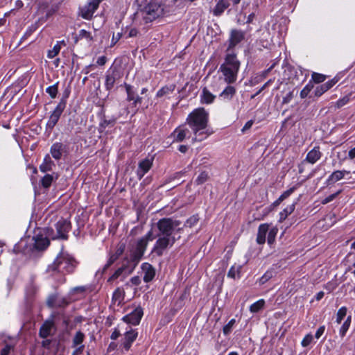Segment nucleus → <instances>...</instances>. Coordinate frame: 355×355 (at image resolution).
<instances>
[{
  "label": "nucleus",
  "mask_w": 355,
  "mask_h": 355,
  "mask_svg": "<svg viewBox=\"0 0 355 355\" xmlns=\"http://www.w3.org/2000/svg\"><path fill=\"white\" fill-rule=\"evenodd\" d=\"M272 277V272L267 271L261 277L259 278V282L260 284H264Z\"/></svg>",
  "instance_id": "obj_50"
},
{
  "label": "nucleus",
  "mask_w": 355,
  "mask_h": 355,
  "mask_svg": "<svg viewBox=\"0 0 355 355\" xmlns=\"http://www.w3.org/2000/svg\"><path fill=\"white\" fill-rule=\"evenodd\" d=\"M117 259L118 258L116 257V256L112 254L110 257L107 263L104 266L103 268V272H105Z\"/></svg>",
  "instance_id": "obj_49"
},
{
  "label": "nucleus",
  "mask_w": 355,
  "mask_h": 355,
  "mask_svg": "<svg viewBox=\"0 0 355 355\" xmlns=\"http://www.w3.org/2000/svg\"><path fill=\"white\" fill-rule=\"evenodd\" d=\"M322 153L320 151V148L318 146H315L308 153L306 160L309 163L313 164L320 159Z\"/></svg>",
  "instance_id": "obj_22"
},
{
  "label": "nucleus",
  "mask_w": 355,
  "mask_h": 355,
  "mask_svg": "<svg viewBox=\"0 0 355 355\" xmlns=\"http://www.w3.org/2000/svg\"><path fill=\"white\" fill-rule=\"evenodd\" d=\"M337 81L338 80H336V78H333L327 81V83H324L323 85L326 88L327 91H328L337 83Z\"/></svg>",
  "instance_id": "obj_57"
},
{
  "label": "nucleus",
  "mask_w": 355,
  "mask_h": 355,
  "mask_svg": "<svg viewBox=\"0 0 355 355\" xmlns=\"http://www.w3.org/2000/svg\"><path fill=\"white\" fill-rule=\"evenodd\" d=\"M54 165V162L51 160L49 155L47 154L44 157L43 163L40 166V169L43 173L51 171Z\"/></svg>",
  "instance_id": "obj_27"
},
{
  "label": "nucleus",
  "mask_w": 355,
  "mask_h": 355,
  "mask_svg": "<svg viewBox=\"0 0 355 355\" xmlns=\"http://www.w3.org/2000/svg\"><path fill=\"white\" fill-rule=\"evenodd\" d=\"M101 0H92L88 4L85 5L80 9V15L85 19H90L95 10L98 8Z\"/></svg>",
  "instance_id": "obj_11"
},
{
  "label": "nucleus",
  "mask_w": 355,
  "mask_h": 355,
  "mask_svg": "<svg viewBox=\"0 0 355 355\" xmlns=\"http://www.w3.org/2000/svg\"><path fill=\"white\" fill-rule=\"evenodd\" d=\"M278 230L277 227H272L270 230H268V243L271 245L274 243L275 240V237L277 236Z\"/></svg>",
  "instance_id": "obj_36"
},
{
  "label": "nucleus",
  "mask_w": 355,
  "mask_h": 355,
  "mask_svg": "<svg viewBox=\"0 0 355 355\" xmlns=\"http://www.w3.org/2000/svg\"><path fill=\"white\" fill-rule=\"evenodd\" d=\"M124 85L127 92V100L128 101H133L132 104L136 107L137 104H140L141 103L142 98L136 94L132 86L126 83Z\"/></svg>",
  "instance_id": "obj_16"
},
{
  "label": "nucleus",
  "mask_w": 355,
  "mask_h": 355,
  "mask_svg": "<svg viewBox=\"0 0 355 355\" xmlns=\"http://www.w3.org/2000/svg\"><path fill=\"white\" fill-rule=\"evenodd\" d=\"M107 62V58L105 56H101L98 58L96 63L98 65L103 66Z\"/></svg>",
  "instance_id": "obj_63"
},
{
  "label": "nucleus",
  "mask_w": 355,
  "mask_h": 355,
  "mask_svg": "<svg viewBox=\"0 0 355 355\" xmlns=\"http://www.w3.org/2000/svg\"><path fill=\"white\" fill-rule=\"evenodd\" d=\"M143 314L144 312L142 308L138 306L135 309L130 313L125 315L123 318V320L127 323L132 324L133 325H137L139 324Z\"/></svg>",
  "instance_id": "obj_12"
},
{
  "label": "nucleus",
  "mask_w": 355,
  "mask_h": 355,
  "mask_svg": "<svg viewBox=\"0 0 355 355\" xmlns=\"http://www.w3.org/2000/svg\"><path fill=\"white\" fill-rule=\"evenodd\" d=\"M216 96L212 94L206 87H204L201 94V102L209 104L214 101Z\"/></svg>",
  "instance_id": "obj_29"
},
{
  "label": "nucleus",
  "mask_w": 355,
  "mask_h": 355,
  "mask_svg": "<svg viewBox=\"0 0 355 355\" xmlns=\"http://www.w3.org/2000/svg\"><path fill=\"white\" fill-rule=\"evenodd\" d=\"M230 3L225 1L220 0L213 10V14L215 16H220L225 9L228 8Z\"/></svg>",
  "instance_id": "obj_26"
},
{
  "label": "nucleus",
  "mask_w": 355,
  "mask_h": 355,
  "mask_svg": "<svg viewBox=\"0 0 355 355\" xmlns=\"http://www.w3.org/2000/svg\"><path fill=\"white\" fill-rule=\"evenodd\" d=\"M125 261H126V263H123L122 266L119 268L114 272V273L109 278L108 282L114 281V279H117L119 276H121L124 271H125L128 269L129 263L132 265L129 259H126Z\"/></svg>",
  "instance_id": "obj_25"
},
{
  "label": "nucleus",
  "mask_w": 355,
  "mask_h": 355,
  "mask_svg": "<svg viewBox=\"0 0 355 355\" xmlns=\"http://www.w3.org/2000/svg\"><path fill=\"white\" fill-rule=\"evenodd\" d=\"M122 72L118 67L112 66L106 72L105 75V88L110 91L114 84L122 78Z\"/></svg>",
  "instance_id": "obj_6"
},
{
  "label": "nucleus",
  "mask_w": 355,
  "mask_h": 355,
  "mask_svg": "<svg viewBox=\"0 0 355 355\" xmlns=\"http://www.w3.org/2000/svg\"><path fill=\"white\" fill-rule=\"evenodd\" d=\"M313 336L312 334H309L305 336V337L303 338L301 344L303 347H307L313 340Z\"/></svg>",
  "instance_id": "obj_52"
},
{
  "label": "nucleus",
  "mask_w": 355,
  "mask_h": 355,
  "mask_svg": "<svg viewBox=\"0 0 355 355\" xmlns=\"http://www.w3.org/2000/svg\"><path fill=\"white\" fill-rule=\"evenodd\" d=\"M240 66L241 62L236 55L233 52H227L224 62L220 67L225 83L232 84L236 80Z\"/></svg>",
  "instance_id": "obj_4"
},
{
  "label": "nucleus",
  "mask_w": 355,
  "mask_h": 355,
  "mask_svg": "<svg viewBox=\"0 0 355 355\" xmlns=\"http://www.w3.org/2000/svg\"><path fill=\"white\" fill-rule=\"evenodd\" d=\"M12 349V346L6 345L1 351V355H8Z\"/></svg>",
  "instance_id": "obj_59"
},
{
  "label": "nucleus",
  "mask_w": 355,
  "mask_h": 355,
  "mask_svg": "<svg viewBox=\"0 0 355 355\" xmlns=\"http://www.w3.org/2000/svg\"><path fill=\"white\" fill-rule=\"evenodd\" d=\"M138 31L136 29V28H131L129 32H128V37H136L138 34Z\"/></svg>",
  "instance_id": "obj_64"
},
{
  "label": "nucleus",
  "mask_w": 355,
  "mask_h": 355,
  "mask_svg": "<svg viewBox=\"0 0 355 355\" xmlns=\"http://www.w3.org/2000/svg\"><path fill=\"white\" fill-rule=\"evenodd\" d=\"M144 12L148 16V18L150 20H153L164 14V8L161 4L154 1H150V3L144 7Z\"/></svg>",
  "instance_id": "obj_8"
},
{
  "label": "nucleus",
  "mask_w": 355,
  "mask_h": 355,
  "mask_svg": "<svg viewBox=\"0 0 355 355\" xmlns=\"http://www.w3.org/2000/svg\"><path fill=\"white\" fill-rule=\"evenodd\" d=\"M54 328L53 320H46L40 329L39 335L42 338H46L52 334V330Z\"/></svg>",
  "instance_id": "obj_17"
},
{
  "label": "nucleus",
  "mask_w": 355,
  "mask_h": 355,
  "mask_svg": "<svg viewBox=\"0 0 355 355\" xmlns=\"http://www.w3.org/2000/svg\"><path fill=\"white\" fill-rule=\"evenodd\" d=\"M349 99H350L349 96H345L343 98H340L336 102V107L338 109L341 108L342 107H343L344 105H345L347 103H349Z\"/></svg>",
  "instance_id": "obj_48"
},
{
  "label": "nucleus",
  "mask_w": 355,
  "mask_h": 355,
  "mask_svg": "<svg viewBox=\"0 0 355 355\" xmlns=\"http://www.w3.org/2000/svg\"><path fill=\"white\" fill-rule=\"evenodd\" d=\"M73 39L74 40V44H77L78 42L81 40H85L89 43L93 41V37L91 33L84 29H81L78 32V34H73Z\"/></svg>",
  "instance_id": "obj_23"
},
{
  "label": "nucleus",
  "mask_w": 355,
  "mask_h": 355,
  "mask_svg": "<svg viewBox=\"0 0 355 355\" xmlns=\"http://www.w3.org/2000/svg\"><path fill=\"white\" fill-rule=\"evenodd\" d=\"M46 304L50 308L62 306V304L57 302V297L55 295L49 296L46 301Z\"/></svg>",
  "instance_id": "obj_39"
},
{
  "label": "nucleus",
  "mask_w": 355,
  "mask_h": 355,
  "mask_svg": "<svg viewBox=\"0 0 355 355\" xmlns=\"http://www.w3.org/2000/svg\"><path fill=\"white\" fill-rule=\"evenodd\" d=\"M148 246V243L146 241L141 238L139 239L135 245L134 250L132 252L130 257V261L132 264L131 268L128 270V274L132 272L136 266L139 262L140 259L144 254V252Z\"/></svg>",
  "instance_id": "obj_5"
},
{
  "label": "nucleus",
  "mask_w": 355,
  "mask_h": 355,
  "mask_svg": "<svg viewBox=\"0 0 355 355\" xmlns=\"http://www.w3.org/2000/svg\"><path fill=\"white\" fill-rule=\"evenodd\" d=\"M125 250V245L121 244L120 245L117 250H116V252L113 254L114 256H116V257L119 259V257L123 253Z\"/></svg>",
  "instance_id": "obj_58"
},
{
  "label": "nucleus",
  "mask_w": 355,
  "mask_h": 355,
  "mask_svg": "<svg viewBox=\"0 0 355 355\" xmlns=\"http://www.w3.org/2000/svg\"><path fill=\"white\" fill-rule=\"evenodd\" d=\"M120 335H121V334H120L119 330H118L117 329H115L114 330V331L112 332V334H111L110 338L114 340H116L119 337Z\"/></svg>",
  "instance_id": "obj_62"
},
{
  "label": "nucleus",
  "mask_w": 355,
  "mask_h": 355,
  "mask_svg": "<svg viewBox=\"0 0 355 355\" xmlns=\"http://www.w3.org/2000/svg\"><path fill=\"white\" fill-rule=\"evenodd\" d=\"M125 292L123 288H117L112 295V301L119 304L124 299Z\"/></svg>",
  "instance_id": "obj_32"
},
{
  "label": "nucleus",
  "mask_w": 355,
  "mask_h": 355,
  "mask_svg": "<svg viewBox=\"0 0 355 355\" xmlns=\"http://www.w3.org/2000/svg\"><path fill=\"white\" fill-rule=\"evenodd\" d=\"M347 314V308L345 306L341 307L337 313L336 322L340 323Z\"/></svg>",
  "instance_id": "obj_42"
},
{
  "label": "nucleus",
  "mask_w": 355,
  "mask_h": 355,
  "mask_svg": "<svg viewBox=\"0 0 355 355\" xmlns=\"http://www.w3.org/2000/svg\"><path fill=\"white\" fill-rule=\"evenodd\" d=\"M326 92H327V91L326 88L324 87V86L322 84L321 85L318 86L315 88V89L314 91V94H315V96L320 97V96H322Z\"/></svg>",
  "instance_id": "obj_53"
},
{
  "label": "nucleus",
  "mask_w": 355,
  "mask_h": 355,
  "mask_svg": "<svg viewBox=\"0 0 355 355\" xmlns=\"http://www.w3.org/2000/svg\"><path fill=\"white\" fill-rule=\"evenodd\" d=\"M235 322H236L235 319H232L231 320L229 321V322L226 325H225L223 327V332L225 335L227 336L232 331V329L234 324H235Z\"/></svg>",
  "instance_id": "obj_43"
},
{
  "label": "nucleus",
  "mask_w": 355,
  "mask_h": 355,
  "mask_svg": "<svg viewBox=\"0 0 355 355\" xmlns=\"http://www.w3.org/2000/svg\"><path fill=\"white\" fill-rule=\"evenodd\" d=\"M71 228V223L65 219L59 220L55 224L57 235L53 239H61L67 240L68 239V232Z\"/></svg>",
  "instance_id": "obj_9"
},
{
  "label": "nucleus",
  "mask_w": 355,
  "mask_h": 355,
  "mask_svg": "<svg viewBox=\"0 0 355 355\" xmlns=\"http://www.w3.org/2000/svg\"><path fill=\"white\" fill-rule=\"evenodd\" d=\"M175 85H171L169 87L166 86L161 88L157 93V97H162L166 94L173 92L175 89Z\"/></svg>",
  "instance_id": "obj_34"
},
{
  "label": "nucleus",
  "mask_w": 355,
  "mask_h": 355,
  "mask_svg": "<svg viewBox=\"0 0 355 355\" xmlns=\"http://www.w3.org/2000/svg\"><path fill=\"white\" fill-rule=\"evenodd\" d=\"M293 97V92H290L286 94L285 97L283 98L282 103L284 104L288 103Z\"/></svg>",
  "instance_id": "obj_61"
},
{
  "label": "nucleus",
  "mask_w": 355,
  "mask_h": 355,
  "mask_svg": "<svg viewBox=\"0 0 355 355\" xmlns=\"http://www.w3.org/2000/svg\"><path fill=\"white\" fill-rule=\"evenodd\" d=\"M35 249L38 250H44L50 244V241L46 236L38 234L34 237Z\"/></svg>",
  "instance_id": "obj_19"
},
{
  "label": "nucleus",
  "mask_w": 355,
  "mask_h": 355,
  "mask_svg": "<svg viewBox=\"0 0 355 355\" xmlns=\"http://www.w3.org/2000/svg\"><path fill=\"white\" fill-rule=\"evenodd\" d=\"M245 32L238 30V29H232L230 31V38H229V44L227 49V52H230V51L234 49L238 44L241 42L245 40Z\"/></svg>",
  "instance_id": "obj_10"
},
{
  "label": "nucleus",
  "mask_w": 355,
  "mask_h": 355,
  "mask_svg": "<svg viewBox=\"0 0 355 355\" xmlns=\"http://www.w3.org/2000/svg\"><path fill=\"white\" fill-rule=\"evenodd\" d=\"M337 81L338 80H336V78H333L327 81V83H324L323 85L326 88L327 91H328L337 83Z\"/></svg>",
  "instance_id": "obj_56"
},
{
  "label": "nucleus",
  "mask_w": 355,
  "mask_h": 355,
  "mask_svg": "<svg viewBox=\"0 0 355 355\" xmlns=\"http://www.w3.org/2000/svg\"><path fill=\"white\" fill-rule=\"evenodd\" d=\"M85 338V334L81 331H77L73 338V345L76 347L81 344Z\"/></svg>",
  "instance_id": "obj_35"
},
{
  "label": "nucleus",
  "mask_w": 355,
  "mask_h": 355,
  "mask_svg": "<svg viewBox=\"0 0 355 355\" xmlns=\"http://www.w3.org/2000/svg\"><path fill=\"white\" fill-rule=\"evenodd\" d=\"M137 336V331L133 329H130L125 332L122 345L126 351L130 349L132 343L136 340Z\"/></svg>",
  "instance_id": "obj_15"
},
{
  "label": "nucleus",
  "mask_w": 355,
  "mask_h": 355,
  "mask_svg": "<svg viewBox=\"0 0 355 355\" xmlns=\"http://www.w3.org/2000/svg\"><path fill=\"white\" fill-rule=\"evenodd\" d=\"M63 245L61 251L56 256L53 262L49 264L46 272L51 276L57 274L72 273L77 266L76 260L68 253L63 252Z\"/></svg>",
  "instance_id": "obj_3"
},
{
  "label": "nucleus",
  "mask_w": 355,
  "mask_h": 355,
  "mask_svg": "<svg viewBox=\"0 0 355 355\" xmlns=\"http://www.w3.org/2000/svg\"><path fill=\"white\" fill-rule=\"evenodd\" d=\"M66 99L62 98L49 117L46 123L47 129H49L50 130L53 129L66 107Z\"/></svg>",
  "instance_id": "obj_7"
},
{
  "label": "nucleus",
  "mask_w": 355,
  "mask_h": 355,
  "mask_svg": "<svg viewBox=\"0 0 355 355\" xmlns=\"http://www.w3.org/2000/svg\"><path fill=\"white\" fill-rule=\"evenodd\" d=\"M295 203H293L292 205L286 207L279 214V221H284L288 215L291 214L295 210Z\"/></svg>",
  "instance_id": "obj_31"
},
{
  "label": "nucleus",
  "mask_w": 355,
  "mask_h": 355,
  "mask_svg": "<svg viewBox=\"0 0 355 355\" xmlns=\"http://www.w3.org/2000/svg\"><path fill=\"white\" fill-rule=\"evenodd\" d=\"M341 192V190H339L338 192L334 193V194H331L330 196H329L328 197L325 198L322 201V204L323 205H325V204H327L329 202H330L331 201H332L334 199L336 198V197Z\"/></svg>",
  "instance_id": "obj_55"
},
{
  "label": "nucleus",
  "mask_w": 355,
  "mask_h": 355,
  "mask_svg": "<svg viewBox=\"0 0 355 355\" xmlns=\"http://www.w3.org/2000/svg\"><path fill=\"white\" fill-rule=\"evenodd\" d=\"M269 230V225L267 223L261 224L258 228L257 242L259 244H263L266 242V236Z\"/></svg>",
  "instance_id": "obj_21"
},
{
  "label": "nucleus",
  "mask_w": 355,
  "mask_h": 355,
  "mask_svg": "<svg viewBox=\"0 0 355 355\" xmlns=\"http://www.w3.org/2000/svg\"><path fill=\"white\" fill-rule=\"evenodd\" d=\"M313 87V85L311 83H309L307 85H306L300 92V97L302 98H306L312 89Z\"/></svg>",
  "instance_id": "obj_47"
},
{
  "label": "nucleus",
  "mask_w": 355,
  "mask_h": 355,
  "mask_svg": "<svg viewBox=\"0 0 355 355\" xmlns=\"http://www.w3.org/2000/svg\"><path fill=\"white\" fill-rule=\"evenodd\" d=\"M181 224L180 220L173 219V218H163L159 219L156 223L157 228V240L152 250V253L155 254L158 257H162L168 247H171L175 241L180 239V236L178 238L175 236V232H180L182 227H179Z\"/></svg>",
  "instance_id": "obj_1"
},
{
  "label": "nucleus",
  "mask_w": 355,
  "mask_h": 355,
  "mask_svg": "<svg viewBox=\"0 0 355 355\" xmlns=\"http://www.w3.org/2000/svg\"><path fill=\"white\" fill-rule=\"evenodd\" d=\"M53 180V176L50 174H46L41 180V184L44 188H49L51 186Z\"/></svg>",
  "instance_id": "obj_38"
},
{
  "label": "nucleus",
  "mask_w": 355,
  "mask_h": 355,
  "mask_svg": "<svg viewBox=\"0 0 355 355\" xmlns=\"http://www.w3.org/2000/svg\"><path fill=\"white\" fill-rule=\"evenodd\" d=\"M350 322H351V316H349L340 329V335L342 337H344L345 336V334L349 327Z\"/></svg>",
  "instance_id": "obj_40"
},
{
  "label": "nucleus",
  "mask_w": 355,
  "mask_h": 355,
  "mask_svg": "<svg viewBox=\"0 0 355 355\" xmlns=\"http://www.w3.org/2000/svg\"><path fill=\"white\" fill-rule=\"evenodd\" d=\"M326 76L321 73L313 72L312 74V80L315 83H320L325 80Z\"/></svg>",
  "instance_id": "obj_46"
},
{
  "label": "nucleus",
  "mask_w": 355,
  "mask_h": 355,
  "mask_svg": "<svg viewBox=\"0 0 355 355\" xmlns=\"http://www.w3.org/2000/svg\"><path fill=\"white\" fill-rule=\"evenodd\" d=\"M141 270L144 272V281L146 283L151 282L155 276V268L148 263H144L141 265Z\"/></svg>",
  "instance_id": "obj_14"
},
{
  "label": "nucleus",
  "mask_w": 355,
  "mask_h": 355,
  "mask_svg": "<svg viewBox=\"0 0 355 355\" xmlns=\"http://www.w3.org/2000/svg\"><path fill=\"white\" fill-rule=\"evenodd\" d=\"M153 158H146L138 164V168L137 170V175L139 180H141L144 175L153 166Z\"/></svg>",
  "instance_id": "obj_13"
},
{
  "label": "nucleus",
  "mask_w": 355,
  "mask_h": 355,
  "mask_svg": "<svg viewBox=\"0 0 355 355\" xmlns=\"http://www.w3.org/2000/svg\"><path fill=\"white\" fill-rule=\"evenodd\" d=\"M208 120L209 114L203 107L195 109L189 114L187 121L194 134L193 141H201L212 133L207 129Z\"/></svg>",
  "instance_id": "obj_2"
},
{
  "label": "nucleus",
  "mask_w": 355,
  "mask_h": 355,
  "mask_svg": "<svg viewBox=\"0 0 355 355\" xmlns=\"http://www.w3.org/2000/svg\"><path fill=\"white\" fill-rule=\"evenodd\" d=\"M155 238H157V234L154 235L152 230H150L144 236L141 237V239L146 241L147 243H148L149 241H153Z\"/></svg>",
  "instance_id": "obj_51"
},
{
  "label": "nucleus",
  "mask_w": 355,
  "mask_h": 355,
  "mask_svg": "<svg viewBox=\"0 0 355 355\" xmlns=\"http://www.w3.org/2000/svg\"><path fill=\"white\" fill-rule=\"evenodd\" d=\"M198 220H199L198 216L193 215L187 220V221L184 224V226H188L189 227H191L193 225H195L198 222Z\"/></svg>",
  "instance_id": "obj_45"
},
{
  "label": "nucleus",
  "mask_w": 355,
  "mask_h": 355,
  "mask_svg": "<svg viewBox=\"0 0 355 355\" xmlns=\"http://www.w3.org/2000/svg\"><path fill=\"white\" fill-rule=\"evenodd\" d=\"M325 330L324 326L320 327L318 330L316 331V333L315 334V337L318 339L321 337V336L324 334Z\"/></svg>",
  "instance_id": "obj_60"
},
{
  "label": "nucleus",
  "mask_w": 355,
  "mask_h": 355,
  "mask_svg": "<svg viewBox=\"0 0 355 355\" xmlns=\"http://www.w3.org/2000/svg\"><path fill=\"white\" fill-rule=\"evenodd\" d=\"M236 94V89L233 86H227L220 94L224 100L230 101Z\"/></svg>",
  "instance_id": "obj_28"
},
{
  "label": "nucleus",
  "mask_w": 355,
  "mask_h": 355,
  "mask_svg": "<svg viewBox=\"0 0 355 355\" xmlns=\"http://www.w3.org/2000/svg\"><path fill=\"white\" fill-rule=\"evenodd\" d=\"M209 178L208 173L205 171H202L196 178V182L197 184H202L205 183Z\"/></svg>",
  "instance_id": "obj_41"
},
{
  "label": "nucleus",
  "mask_w": 355,
  "mask_h": 355,
  "mask_svg": "<svg viewBox=\"0 0 355 355\" xmlns=\"http://www.w3.org/2000/svg\"><path fill=\"white\" fill-rule=\"evenodd\" d=\"M241 268L240 265L232 266L227 272V277L232 279L240 278Z\"/></svg>",
  "instance_id": "obj_30"
},
{
  "label": "nucleus",
  "mask_w": 355,
  "mask_h": 355,
  "mask_svg": "<svg viewBox=\"0 0 355 355\" xmlns=\"http://www.w3.org/2000/svg\"><path fill=\"white\" fill-rule=\"evenodd\" d=\"M61 46L59 44H55L53 49L49 50L48 51V58H53L55 57L60 52Z\"/></svg>",
  "instance_id": "obj_44"
},
{
  "label": "nucleus",
  "mask_w": 355,
  "mask_h": 355,
  "mask_svg": "<svg viewBox=\"0 0 355 355\" xmlns=\"http://www.w3.org/2000/svg\"><path fill=\"white\" fill-rule=\"evenodd\" d=\"M295 187H292L287 191H284L279 198L284 201L285 199L288 198L295 191Z\"/></svg>",
  "instance_id": "obj_54"
},
{
  "label": "nucleus",
  "mask_w": 355,
  "mask_h": 355,
  "mask_svg": "<svg viewBox=\"0 0 355 355\" xmlns=\"http://www.w3.org/2000/svg\"><path fill=\"white\" fill-rule=\"evenodd\" d=\"M348 171H336L331 173V175L327 180V184H334L340 180H342L345 174H349Z\"/></svg>",
  "instance_id": "obj_24"
},
{
  "label": "nucleus",
  "mask_w": 355,
  "mask_h": 355,
  "mask_svg": "<svg viewBox=\"0 0 355 355\" xmlns=\"http://www.w3.org/2000/svg\"><path fill=\"white\" fill-rule=\"evenodd\" d=\"M188 134H190V131L188 128L184 126H180L173 132L174 141L181 142L187 137Z\"/></svg>",
  "instance_id": "obj_20"
},
{
  "label": "nucleus",
  "mask_w": 355,
  "mask_h": 355,
  "mask_svg": "<svg viewBox=\"0 0 355 355\" xmlns=\"http://www.w3.org/2000/svg\"><path fill=\"white\" fill-rule=\"evenodd\" d=\"M58 92V83L50 86L46 89V92L48 93L52 98H55Z\"/></svg>",
  "instance_id": "obj_37"
},
{
  "label": "nucleus",
  "mask_w": 355,
  "mask_h": 355,
  "mask_svg": "<svg viewBox=\"0 0 355 355\" xmlns=\"http://www.w3.org/2000/svg\"><path fill=\"white\" fill-rule=\"evenodd\" d=\"M64 150L65 146L63 144L60 142H56L51 146L50 153L55 159L59 160L61 159Z\"/></svg>",
  "instance_id": "obj_18"
},
{
  "label": "nucleus",
  "mask_w": 355,
  "mask_h": 355,
  "mask_svg": "<svg viewBox=\"0 0 355 355\" xmlns=\"http://www.w3.org/2000/svg\"><path fill=\"white\" fill-rule=\"evenodd\" d=\"M264 304H265L264 300H263V299L259 300L257 301L256 302L253 303L250 306V311L252 313H257L258 311H259L261 309H262L263 308Z\"/></svg>",
  "instance_id": "obj_33"
}]
</instances>
